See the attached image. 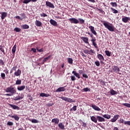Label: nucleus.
Masks as SVG:
<instances>
[{"instance_id":"1","label":"nucleus","mask_w":130,"mask_h":130,"mask_svg":"<svg viewBox=\"0 0 130 130\" xmlns=\"http://www.w3.org/2000/svg\"><path fill=\"white\" fill-rule=\"evenodd\" d=\"M5 92L6 93H8L5 94V95L10 96H14V95H15V94L17 93L16 89L12 86L6 88V89H5Z\"/></svg>"},{"instance_id":"2","label":"nucleus","mask_w":130,"mask_h":130,"mask_svg":"<svg viewBox=\"0 0 130 130\" xmlns=\"http://www.w3.org/2000/svg\"><path fill=\"white\" fill-rule=\"evenodd\" d=\"M103 25L109 31L111 32L115 31V27L112 23L104 22Z\"/></svg>"},{"instance_id":"3","label":"nucleus","mask_w":130,"mask_h":130,"mask_svg":"<svg viewBox=\"0 0 130 130\" xmlns=\"http://www.w3.org/2000/svg\"><path fill=\"white\" fill-rule=\"evenodd\" d=\"M69 21L71 22L72 24H77L79 23V21L75 18H71L69 19Z\"/></svg>"},{"instance_id":"4","label":"nucleus","mask_w":130,"mask_h":130,"mask_svg":"<svg viewBox=\"0 0 130 130\" xmlns=\"http://www.w3.org/2000/svg\"><path fill=\"white\" fill-rule=\"evenodd\" d=\"M61 99L65 101H67L69 103H75L76 101L75 100H72L71 98H68L66 96H62Z\"/></svg>"},{"instance_id":"5","label":"nucleus","mask_w":130,"mask_h":130,"mask_svg":"<svg viewBox=\"0 0 130 130\" xmlns=\"http://www.w3.org/2000/svg\"><path fill=\"white\" fill-rule=\"evenodd\" d=\"M88 28L90 29V31L92 34L94 36H97L98 33L96 32V30L94 29V27L90 25L88 27Z\"/></svg>"},{"instance_id":"6","label":"nucleus","mask_w":130,"mask_h":130,"mask_svg":"<svg viewBox=\"0 0 130 130\" xmlns=\"http://www.w3.org/2000/svg\"><path fill=\"white\" fill-rule=\"evenodd\" d=\"M45 5H46V7H49L50 8H51V9L55 8V6H54V4H52V3H51L50 2L46 1Z\"/></svg>"},{"instance_id":"7","label":"nucleus","mask_w":130,"mask_h":130,"mask_svg":"<svg viewBox=\"0 0 130 130\" xmlns=\"http://www.w3.org/2000/svg\"><path fill=\"white\" fill-rule=\"evenodd\" d=\"M83 52L85 54H88L91 55H92V54L91 53H92L93 54H95V51L94 50H92V49H90V51H89V50H88L87 49H85V50H84Z\"/></svg>"},{"instance_id":"8","label":"nucleus","mask_w":130,"mask_h":130,"mask_svg":"<svg viewBox=\"0 0 130 130\" xmlns=\"http://www.w3.org/2000/svg\"><path fill=\"white\" fill-rule=\"evenodd\" d=\"M98 58L100 60L101 63H104L103 61L105 60L104 57L102 54H100L97 55Z\"/></svg>"},{"instance_id":"9","label":"nucleus","mask_w":130,"mask_h":130,"mask_svg":"<svg viewBox=\"0 0 130 130\" xmlns=\"http://www.w3.org/2000/svg\"><path fill=\"white\" fill-rule=\"evenodd\" d=\"M66 87V86H64V87H60L59 88H58L56 90L55 92H57V93L59 92H63L64 91H66V89L65 88Z\"/></svg>"},{"instance_id":"10","label":"nucleus","mask_w":130,"mask_h":130,"mask_svg":"<svg viewBox=\"0 0 130 130\" xmlns=\"http://www.w3.org/2000/svg\"><path fill=\"white\" fill-rule=\"evenodd\" d=\"M90 107H92L93 109H94L95 111H101V109L98 106H96L94 104H91L90 105Z\"/></svg>"},{"instance_id":"11","label":"nucleus","mask_w":130,"mask_h":130,"mask_svg":"<svg viewBox=\"0 0 130 130\" xmlns=\"http://www.w3.org/2000/svg\"><path fill=\"white\" fill-rule=\"evenodd\" d=\"M119 117L120 116L119 115H116L113 117V118L110 120V121L112 123L115 122Z\"/></svg>"},{"instance_id":"12","label":"nucleus","mask_w":130,"mask_h":130,"mask_svg":"<svg viewBox=\"0 0 130 130\" xmlns=\"http://www.w3.org/2000/svg\"><path fill=\"white\" fill-rule=\"evenodd\" d=\"M49 22L53 26H57V22L55 20H54L52 19H51L49 20Z\"/></svg>"},{"instance_id":"13","label":"nucleus","mask_w":130,"mask_h":130,"mask_svg":"<svg viewBox=\"0 0 130 130\" xmlns=\"http://www.w3.org/2000/svg\"><path fill=\"white\" fill-rule=\"evenodd\" d=\"M113 71L116 73L119 74L120 69L118 66H113Z\"/></svg>"},{"instance_id":"14","label":"nucleus","mask_w":130,"mask_h":130,"mask_svg":"<svg viewBox=\"0 0 130 130\" xmlns=\"http://www.w3.org/2000/svg\"><path fill=\"white\" fill-rule=\"evenodd\" d=\"M122 21L125 23H126L128 21H130V17H127V16H124L122 17Z\"/></svg>"},{"instance_id":"15","label":"nucleus","mask_w":130,"mask_h":130,"mask_svg":"<svg viewBox=\"0 0 130 130\" xmlns=\"http://www.w3.org/2000/svg\"><path fill=\"white\" fill-rule=\"evenodd\" d=\"M81 39L84 43L89 44V38L88 37H81Z\"/></svg>"},{"instance_id":"16","label":"nucleus","mask_w":130,"mask_h":130,"mask_svg":"<svg viewBox=\"0 0 130 130\" xmlns=\"http://www.w3.org/2000/svg\"><path fill=\"white\" fill-rule=\"evenodd\" d=\"M35 25L38 27H41L42 26V22L38 20H36Z\"/></svg>"},{"instance_id":"17","label":"nucleus","mask_w":130,"mask_h":130,"mask_svg":"<svg viewBox=\"0 0 130 130\" xmlns=\"http://www.w3.org/2000/svg\"><path fill=\"white\" fill-rule=\"evenodd\" d=\"M96 118L99 122H102L105 121V118H103V117L98 116H96Z\"/></svg>"},{"instance_id":"18","label":"nucleus","mask_w":130,"mask_h":130,"mask_svg":"<svg viewBox=\"0 0 130 130\" xmlns=\"http://www.w3.org/2000/svg\"><path fill=\"white\" fill-rule=\"evenodd\" d=\"M51 122L54 123L55 124H57L59 122V120L57 118H55L54 119H52Z\"/></svg>"},{"instance_id":"19","label":"nucleus","mask_w":130,"mask_h":130,"mask_svg":"<svg viewBox=\"0 0 130 130\" xmlns=\"http://www.w3.org/2000/svg\"><path fill=\"white\" fill-rule=\"evenodd\" d=\"M7 16V12H2L1 14V19L4 20L6 17Z\"/></svg>"},{"instance_id":"20","label":"nucleus","mask_w":130,"mask_h":130,"mask_svg":"<svg viewBox=\"0 0 130 130\" xmlns=\"http://www.w3.org/2000/svg\"><path fill=\"white\" fill-rule=\"evenodd\" d=\"M21 73V71L20 69H18L16 72H15V76H20Z\"/></svg>"},{"instance_id":"21","label":"nucleus","mask_w":130,"mask_h":130,"mask_svg":"<svg viewBox=\"0 0 130 130\" xmlns=\"http://www.w3.org/2000/svg\"><path fill=\"white\" fill-rule=\"evenodd\" d=\"M5 46L0 45V51L3 53V55H6V53L5 51Z\"/></svg>"},{"instance_id":"22","label":"nucleus","mask_w":130,"mask_h":130,"mask_svg":"<svg viewBox=\"0 0 130 130\" xmlns=\"http://www.w3.org/2000/svg\"><path fill=\"white\" fill-rule=\"evenodd\" d=\"M58 126H59V128L62 130L64 129L65 126L62 123V122H60L59 123V124H58Z\"/></svg>"},{"instance_id":"23","label":"nucleus","mask_w":130,"mask_h":130,"mask_svg":"<svg viewBox=\"0 0 130 130\" xmlns=\"http://www.w3.org/2000/svg\"><path fill=\"white\" fill-rule=\"evenodd\" d=\"M25 85H22V86H18L17 90L18 91H23L25 89Z\"/></svg>"},{"instance_id":"24","label":"nucleus","mask_w":130,"mask_h":130,"mask_svg":"<svg viewBox=\"0 0 130 130\" xmlns=\"http://www.w3.org/2000/svg\"><path fill=\"white\" fill-rule=\"evenodd\" d=\"M9 106H10L11 107V108H12L14 110L17 109V110H19L20 109V108L19 107H18L17 106H16L15 105L9 104Z\"/></svg>"},{"instance_id":"25","label":"nucleus","mask_w":130,"mask_h":130,"mask_svg":"<svg viewBox=\"0 0 130 130\" xmlns=\"http://www.w3.org/2000/svg\"><path fill=\"white\" fill-rule=\"evenodd\" d=\"M28 120L33 123H39V121L38 120H36V119H28Z\"/></svg>"},{"instance_id":"26","label":"nucleus","mask_w":130,"mask_h":130,"mask_svg":"<svg viewBox=\"0 0 130 130\" xmlns=\"http://www.w3.org/2000/svg\"><path fill=\"white\" fill-rule=\"evenodd\" d=\"M91 120L93 122L97 123H98V119L96 118V117L94 116H91Z\"/></svg>"},{"instance_id":"27","label":"nucleus","mask_w":130,"mask_h":130,"mask_svg":"<svg viewBox=\"0 0 130 130\" xmlns=\"http://www.w3.org/2000/svg\"><path fill=\"white\" fill-rule=\"evenodd\" d=\"M40 96L42 97H44V96L48 97V96H50L51 95L50 94H47V93L42 92L40 94Z\"/></svg>"},{"instance_id":"28","label":"nucleus","mask_w":130,"mask_h":130,"mask_svg":"<svg viewBox=\"0 0 130 130\" xmlns=\"http://www.w3.org/2000/svg\"><path fill=\"white\" fill-rule=\"evenodd\" d=\"M72 74H73L78 79L80 78V75L79 74V73H77L75 71H73L72 72Z\"/></svg>"},{"instance_id":"29","label":"nucleus","mask_w":130,"mask_h":130,"mask_svg":"<svg viewBox=\"0 0 130 130\" xmlns=\"http://www.w3.org/2000/svg\"><path fill=\"white\" fill-rule=\"evenodd\" d=\"M29 27V25L25 24H23L21 26V28L23 29H28Z\"/></svg>"},{"instance_id":"30","label":"nucleus","mask_w":130,"mask_h":130,"mask_svg":"<svg viewBox=\"0 0 130 130\" xmlns=\"http://www.w3.org/2000/svg\"><path fill=\"white\" fill-rule=\"evenodd\" d=\"M23 98V96L18 95L17 96L15 97L14 100L15 101H19L22 99Z\"/></svg>"},{"instance_id":"31","label":"nucleus","mask_w":130,"mask_h":130,"mask_svg":"<svg viewBox=\"0 0 130 130\" xmlns=\"http://www.w3.org/2000/svg\"><path fill=\"white\" fill-rule=\"evenodd\" d=\"M110 94L111 95H117V91H115L114 89H111L110 90Z\"/></svg>"},{"instance_id":"32","label":"nucleus","mask_w":130,"mask_h":130,"mask_svg":"<svg viewBox=\"0 0 130 130\" xmlns=\"http://www.w3.org/2000/svg\"><path fill=\"white\" fill-rule=\"evenodd\" d=\"M51 57V55H49L47 57L44 58V59L43 60V63H44L45 62L48 61Z\"/></svg>"},{"instance_id":"33","label":"nucleus","mask_w":130,"mask_h":130,"mask_svg":"<svg viewBox=\"0 0 130 130\" xmlns=\"http://www.w3.org/2000/svg\"><path fill=\"white\" fill-rule=\"evenodd\" d=\"M16 47H17V46H16V45L15 44V45L14 46L13 49H12V53H13V54H14V55L15 53V52H16Z\"/></svg>"},{"instance_id":"34","label":"nucleus","mask_w":130,"mask_h":130,"mask_svg":"<svg viewBox=\"0 0 130 130\" xmlns=\"http://www.w3.org/2000/svg\"><path fill=\"white\" fill-rule=\"evenodd\" d=\"M103 117L105 118H106L107 119H109L111 118V115H108V114H105L103 115Z\"/></svg>"},{"instance_id":"35","label":"nucleus","mask_w":130,"mask_h":130,"mask_svg":"<svg viewBox=\"0 0 130 130\" xmlns=\"http://www.w3.org/2000/svg\"><path fill=\"white\" fill-rule=\"evenodd\" d=\"M21 84V79H17L16 82V85H20Z\"/></svg>"},{"instance_id":"36","label":"nucleus","mask_w":130,"mask_h":130,"mask_svg":"<svg viewBox=\"0 0 130 130\" xmlns=\"http://www.w3.org/2000/svg\"><path fill=\"white\" fill-rule=\"evenodd\" d=\"M79 22L80 24H84L85 23V20L81 18H79L78 19Z\"/></svg>"},{"instance_id":"37","label":"nucleus","mask_w":130,"mask_h":130,"mask_svg":"<svg viewBox=\"0 0 130 130\" xmlns=\"http://www.w3.org/2000/svg\"><path fill=\"white\" fill-rule=\"evenodd\" d=\"M14 30L15 31H16V32H21V28H19V27H16L15 28V29H14Z\"/></svg>"},{"instance_id":"38","label":"nucleus","mask_w":130,"mask_h":130,"mask_svg":"<svg viewBox=\"0 0 130 130\" xmlns=\"http://www.w3.org/2000/svg\"><path fill=\"white\" fill-rule=\"evenodd\" d=\"M105 53H106V55L108 56H111V53L108 50H106L105 51Z\"/></svg>"},{"instance_id":"39","label":"nucleus","mask_w":130,"mask_h":130,"mask_svg":"<svg viewBox=\"0 0 130 130\" xmlns=\"http://www.w3.org/2000/svg\"><path fill=\"white\" fill-rule=\"evenodd\" d=\"M110 9L112 11L113 13H114V14H117L118 13V11L114 9H113V8H111Z\"/></svg>"},{"instance_id":"40","label":"nucleus","mask_w":130,"mask_h":130,"mask_svg":"<svg viewBox=\"0 0 130 130\" xmlns=\"http://www.w3.org/2000/svg\"><path fill=\"white\" fill-rule=\"evenodd\" d=\"M68 62L70 64H72L73 63V59L71 58H68Z\"/></svg>"},{"instance_id":"41","label":"nucleus","mask_w":130,"mask_h":130,"mask_svg":"<svg viewBox=\"0 0 130 130\" xmlns=\"http://www.w3.org/2000/svg\"><path fill=\"white\" fill-rule=\"evenodd\" d=\"M12 118H14L15 120L18 121L19 120V117H18L17 115H15L14 116H12Z\"/></svg>"},{"instance_id":"42","label":"nucleus","mask_w":130,"mask_h":130,"mask_svg":"<svg viewBox=\"0 0 130 130\" xmlns=\"http://www.w3.org/2000/svg\"><path fill=\"white\" fill-rule=\"evenodd\" d=\"M110 5L113 6V7H117V4L116 3H113V2H111L110 3Z\"/></svg>"},{"instance_id":"43","label":"nucleus","mask_w":130,"mask_h":130,"mask_svg":"<svg viewBox=\"0 0 130 130\" xmlns=\"http://www.w3.org/2000/svg\"><path fill=\"white\" fill-rule=\"evenodd\" d=\"M124 125L130 126V121H125L124 122Z\"/></svg>"},{"instance_id":"44","label":"nucleus","mask_w":130,"mask_h":130,"mask_svg":"<svg viewBox=\"0 0 130 130\" xmlns=\"http://www.w3.org/2000/svg\"><path fill=\"white\" fill-rule=\"evenodd\" d=\"M5 77H6V75L4 73H1V77L2 78V79L3 80L5 79Z\"/></svg>"},{"instance_id":"45","label":"nucleus","mask_w":130,"mask_h":130,"mask_svg":"<svg viewBox=\"0 0 130 130\" xmlns=\"http://www.w3.org/2000/svg\"><path fill=\"white\" fill-rule=\"evenodd\" d=\"M118 121L119 122L120 124L124 123V122H125L124 121L123 119H121V118H120V119H119V120H118Z\"/></svg>"},{"instance_id":"46","label":"nucleus","mask_w":130,"mask_h":130,"mask_svg":"<svg viewBox=\"0 0 130 130\" xmlns=\"http://www.w3.org/2000/svg\"><path fill=\"white\" fill-rule=\"evenodd\" d=\"M95 64L97 67H100V62L99 61L97 60L95 62Z\"/></svg>"},{"instance_id":"47","label":"nucleus","mask_w":130,"mask_h":130,"mask_svg":"<svg viewBox=\"0 0 130 130\" xmlns=\"http://www.w3.org/2000/svg\"><path fill=\"white\" fill-rule=\"evenodd\" d=\"M14 125V123L13 122H7V125L8 126H13Z\"/></svg>"},{"instance_id":"48","label":"nucleus","mask_w":130,"mask_h":130,"mask_svg":"<svg viewBox=\"0 0 130 130\" xmlns=\"http://www.w3.org/2000/svg\"><path fill=\"white\" fill-rule=\"evenodd\" d=\"M83 90L84 92H88V91H90V88H88V87H86L83 88Z\"/></svg>"},{"instance_id":"49","label":"nucleus","mask_w":130,"mask_h":130,"mask_svg":"<svg viewBox=\"0 0 130 130\" xmlns=\"http://www.w3.org/2000/svg\"><path fill=\"white\" fill-rule=\"evenodd\" d=\"M0 66H5L4 61L2 59H0Z\"/></svg>"},{"instance_id":"50","label":"nucleus","mask_w":130,"mask_h":130,"mask_svg":"<svg viewBox=\"0 0 130 130\" xmlns=\"http://www.w3.org/2000/svg\"><path fill=\"white\" fill-rule=\"evenodd\" d=\"M37 50L38 52H42L44 51L43 50V48H41V49H39V47H37Z\"/></svg>"},{"instance_id":"51","label":"nucleus","mask_w":130,"mask_h":130,"mask_svg":"<svg viewBox=\"0 0 130 130\" xmlns=\"http://www.w3.org/2000/svg\"><path fill=\"white\" fill-rule=\"evenodd\" d=\"M40 16L41 17H46L48 16L47 14H46V13H41V14H40Z\"/></svg>"},{"instance_id":"52","label":"nucleus","mask_w":130,"mask_h":130,"mask_svg":"<svg viewBox=\"0 0 130 130\" xmlns=\"http://www.w3.org/2000/svg\"><path fill=\"white\" fill-rule=\"evenodd\" d=\"M122 105L124 106L128 107V108H130V104L124 103V104H123Z\"/></svg>"},{"instance_id":"53","label":"nucleus","mask_w":130,"mask_h":130,"mask_svg":"<svg viewBox=\"0 0 130 130\" xmlns=\"http://www.w3.org/2000/svg\"><path fill=\"white\" fill-rule=\"evenodd\" d=\"M92 45L94 46V47H95V48L98 49V45H97V44H96V42L92 43Z\"/></svg>"},{"instance_id":"54","label":"nucleus","mask_w":130,"mask_h":130,"mask_svg":"<svg viewBox=\"0 0 130 130\" xmlns=\"http://www.w3.org/2000/svg\"><path fill=\"white\" fill-rule=\"evenodd\" d=\"M30 1H31V0H24L23 3L24 4H27L29 3V2H30Z\"/></svg>"},{"instance_id":"55","label":"nucleus","mask_w":130,"mask_h":130,"mask_svg":"<svg viewBox=\"0 0 130 130\" xmlns=\"http://www.w3.org/2000/svg\"><path fill=\"white\" fill-rule=\"evenodd\" d=\"M71 79L73 81H74L76 80L75 77L74 76H71Z\"/></svg>"},{"instance_id":"56","label":"nucleus","mask_w":130,"mask_h":130,"mask_svg":"<svg viewBox=\"0 0 130 130\" xmlns=\"http://www.w3.org/2000/svg\"><path fill=\"white\" fill-rule=\"evenodd\" d=\"M82 123H83L82 126L83 127H86L87 126V123H85L84 122H82Z\"/></svg>"},{"instance_id":"57","label":"nucleus","mask_w":130,"mask_h":130,"mask_svg":"<svg viewBox=\"0 0 130 130\" xmlns=\"http://www.w3.org/2000/svg\"><path fill=\"white\" fill-rule=\"evenodd\" d=\"M54 105V104L53 103H48V104H47V106H48V107H52L53 105Z\"/></svg>"},{"instance_id":"58","label":"nucleus","mask_w":130,"mask_h":130,"mask_svg":"<svg viewBox=\"0 0 130 130\" xmlns=\"http://www.w3.org/2000/svg\"><path fill=\"white\" fill-rule=\"evenodd\" d=\"M96 39H95V38H93L91 39V42H92V43H94L96 42Z\"/></svg>"},{"instance_id":"59","label":"nucleus","mask_w":130,"mask_h":130,"mask_svg":"<svg viewBox=\"0 0 130 130\" xmlns=\"http://www.w3.org/2000/svg\"><path fill=\"white\" fill-rule=\"evenodd\" d=\"M83 77L85 78H86V79H88V75L87 74H83Z\"/></svg>"},{"instance_id":"60","label":"nucleus","mask_w":130,"mask_h":130,"mask_svg":"<svg viewBox=\"0 0 130 130\" xmlns=\"http://www.w3.org/2000/svg\"><path fill=\"white\" fill-rule=\"evenodd\" d=\"M17 68V65H16V66H15L14 67H13L12 70L13 71H16Z\"/></svg>"},{"instance_id":"61","label":"nucleus","mask_w":130,"mask_h":130,"mask_svg":"<svg viewBox=\"0 0 130 130\" xmlns=\"http://www.w3.org/2000/svg\"><path fill=\"white\" fill-rule=\"evenodd\" d=\"M15 18H16V19H18L20 20H22V19H23V18H20V16H16V17H15Z\"/></svg>"},{"instance_id":"62","label":"nucleus","mask_w":130,"mask_h":130,"mask_svg":"<svg viewBox=\"0 0 130 130\" xmlns=\"http://www.w3.org/2000/svg\"><path fill=\"white\" fill-rule=\"evenodd\" d=\"M72 108L74 111H76L77 110V106H74Z\"/></svg>"},{"instance_id":"63","label":"nucleus","mask_w":130,"mask_h":130,"mask_svg":"<svg viewBox=\"0 0 130 130\" xmlns=\"http://www.w3.org/2000/svg\"><path fill=\"white\" fill-rule=\"evenodd\" d=\"M31 50L33 51V52L35 53L36 52V49L35 48H32Z\"/></svg>"},{"instance_id":"64","label":"nucleus","mask_w":130,"mask_h":130,"mask_svg":"<svg viewBox=\"0 0 130 130\" xmlns=\"http://www.w3.org/2000/svg\"><path fill=\"white\" fill-rule=\"evenodd\" d=\"M83 70H79V73L80 74H83Z\"/></svg>"}]
</instances>
